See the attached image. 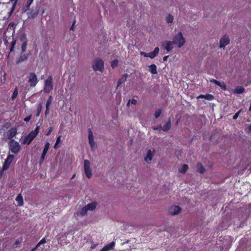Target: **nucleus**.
<instances>
[{
  "label": "nucleus",
  "instance_id": "f257e3e1",
  "mask_svg": "<svg viewBox=\"0 0 251 251\" xmlns=\"http://www.w3.org/2000/svg\"><path fill=\"white\" fill-rule=\"evenodd\" d=\"M40 126L37 125L35 129L25 136L22 142L23 144L29 145L39 132Z\"/></svg>",
  "mask_w": 251,
  "mask_h": 251
},
{
  "label": "nucleus",
  "instance_id": "f03ea898",
  "mask_svg": "<svg viewBox=\"0 0 251 251\" xmlns=\"http://www.w3.org/2000/svg\"><path fill=\"white\" fill-rule=\"evenodd\" d=\"M174 45H176L178 48L182 47L185 43V39L183 36L181 32H179L178 34H176L172 41Z\"/></svg>",
  "mask_w": 251,
  "mask_h": 251
},
{
  "label": "nucleus",
  "instance_id": "7ed1b4c3",
  "mask_svg": "<svg viewBox=\"0 0 251 251\" xmlns=\"http://www.w3.org/2000/svg\"><path fill=\"white\" fill-rule=\"evenodd\" d=\"M9 147L10 151L14 154H17L21 149L19 143L14 140H11L10 141Z\"/></svg>",
  "mask_w": 251,
  "mask_h": 251
},
{
  "label": "nucleus",
  "instance_id": "20e7f679",
  "mask_svg": "<svg viewBox=\"0 0 251 251\" xmlns=\"http://www.w3.org/2000/svg\"><path fill=\"white\" fill-rule=\"evenodd\" d=\"M53 78L52 75H50L45 81L44 92L49 93L53 89Z\"/></svg>",
  "mask_w": 251,
  "mask_h": 251
},
{
  "label": "nucleus",
  "instance_id": "39448f33",
  "mask_svg": "<svg viewBox=\"0 0 251 251\" xmlns=\"http://www.w3.org/2000/svg\"><path fill=\"white\" fill-rule=\"evenodd\" d=\"M92 68L95 71H99L103 72L104 70V62L100 58L96 59L94 64L92 65Z\"/></svg>",
  "mask_w": 251,
  "mask_h": 251
},
{
  "label": "nucleus",
  "instance_id": "423d86ee",
  "mask_svg": "<svg viewBox=\"0 0 251 251\" xmlns=\"http://www.w3.org/2000/svg\"><path fill=\"white\" fill-rule=\"evenodd\" d=\"M84 169L86 177L88 178H91L92 175V170L90 168V163L88 160L84 161Z\"/></svg>",
  "mask_w": 251,
  "mask_h": 251
},
{
  "label": "nucleus",
  "instance_id": "0eeeda50",
  "mask_svg": "<svg viewBox=\"0 0 251 251\" xmlns=\"http://www.w3.org/2000/svg\"><path fill=\"white\" fill-rule=\"evenodd\" d=\"M27 78L30 86L31 87H35L38 82L36 75L34 73H30L29 74Z\"/></svg>",
  "mask_w": 251,
  "mask_h": 251
},
{
  "label": "nucleus",
  "instance_id": "6e6552de",
  "mask_svg": "<svg viewBox=\"0 0 251 251\" xmlns=\"http://www.w3.org/2000/svg\"><path fill=\"white\" fill-rule=\"evenodd\" d=\"M14 158V155L12 154H8L6 159L5 160L4 164L2 166V170L3 171H6L7 170L9 166H10L11 164L12 163V161H13Z\"/></svg>",
  "mask_w": 251,
  "mask_h": 251
},
{
  "label": "nucleus",
  "instance_id": "1a4fd4ad",
  "mask_svg": "<svg viewBox=\"0 0 251 251\" xmlns=\"http://www.w3.org/2000/svg\"><path fill=\"white\" fill-rule=\"evenodd\" d=\"M230 40L228 36L224 35L220 40V48H224L229 43Z\"/></svg>",
  "mask_w": 251,
  "mask_h": 251
},
{
  "label": "nucleus",
  "instance_id": "9d476101",
  "mask_svg": "<svg viewBox=\"0 0 251 251\" xmlns=\"http://www.w3.org/2000/svg\"><path fill=\"white\" fill-rule=\"evenodd\" d=\"M173 42H172V41H166L162 43V47L169 52L173 49Z\"/></svg>",
  "mask_w": 251,
  "mask_h": 251
},
{
  "label": "nucleus",
  "instance_id": "9b49d317",
  "mask_svg": "<svg viewBox=\"0 0 251 251\" xmlns=\"http://www.w3.org/2000/svg\"><path fill=\"white\" fill-rule=\"evenodd\" d=\"M88 139L90 147L92 149H93L95 147V143L94 142L93 132L90 128L88 129Z\"/></svg>",
  "mask_w": 251,
  "mask_h": 251
},
{
  "label": "nucleus",
  "instance_id": "f8f14e48",
  "mask_svg": "<svg viewBox=\"0 0 251 251\" xmlns=\"http://www.w3.org/2000/svg\"><path fill=\"white\" fill-rule=\"evenodd\" d=\"M17 133V129L16 127H12L7 131V138L9 139L13 140V138L16 136Z\"/></svg>",
  "mask_w": 251,
  "mask_h": 251
},
{
  "label": "nucleus",
  "instance_id": "ddd939ff",
  "mask_svg": "<svg viewBox=\"0 0 251 251\" xmlns=\"http://www.w3.org/2000/svg\"><path fill=\"white\" fill-rule=\"evenodd\" d=\"M181 208L179 206H172L169 209V213L171 215H176L180 212Z\"/></svg>",
  "mask_w": 251,
  "mask_h": 251
},
{
  "label": "nucleus",
  "instance_id": "4468645a",
  "mask_svg": "<svg viewBox=\"0 0 251 251\" xmlns=\"http://www.w3.org/2000/svg\"><path fill=\"white\" fill-rule=\"evenodd\" d=\"M30 53L29 52L27 54L23 53L21 52V55H20L18 60H17V63H20L25 61H26L28 59Z\"/></svg>",
  "mask_w": 251,
  "mask_h": 251
},
{
  "label": "nucleus",
  "instance_id": "2eb2a0df",
  "mask_svg": "<svg viewBox=\"0 0 251 251\" xmlns=\"http://www.w3.org/2000/svg\"><path fill=\"white\" fill-rule=\"evenodd\" d=\"M115 243L114 241L104 246L100 251H109L114 249Z\"/></svg>",
  "mask_w": 251,
  "mask_h": 251
},
{
  "label": "nucleus",
  "instance_id": "dca6fc26",
  "mask_svg": "<svg viewBox=\"0 0 251 251\" xmlns=\"http://www.w3.org/2000/svg\"><path fill=\"white\" fill-rule=\"evenodd\" d=\"M159 51V49L158 47H155L153 51L150 52L148 53V57H150L151 59L154 58L156 56Z\"/></svg>",
  "mask_w": 251,
  "mask_h": 251
},
{
  "label": "nucleus",
  "instance_id": "f3484780",
  "mask_svg": "<svg viewBox=\"0 0 251 251\" xmlns=\"http://www.w3.org/2000/svg\"><path fill=\"white\" fill-rule=\"evenodd\" d=\"M16 201L18 203V206H22L24 205V202L23 198L21 194H19L16 198Z\"/></svg>",
  "mask_w": 251,
  "mask_h": 251
},
{
  "label": "nucleus",
  "instance_id": "a211bd4d",
  "mask_svg": "<svg viewBox=\"0 0 251 251\" xmlns=\"http://www.w3.org/2000/svg\"><path fill=\"white\" fill-rule=\"evenodd\" d=\"M245 88L243 86H237L233 91V94H242L245 92Z\"/></svg>",
  "mask_w": 251,
  "mask_h": 251
},
{
  "label": "nucleus",
  "instance_id": "6ab92c4d",
  "mask_svg": "<svg viewBox=\"0 0 251 251\" xmlns=\"http://www.w3.org/2000/svg\"><path fill=\"white\" fill-rule=\"evenodd\" d=\"M198 99H204L208 100H212L214 99V96L211 94L201 95L198 97Z\"/></svg>",
  "mask_w": 251,
  "mask_h": 251
},
{
  "label": "nucleus",
  "instance_id": "aec40b11",
  "mask_svg": "<svg viewBox=\"0 0 251 251\" xmlns=\"http://www.w3.org/2000/svg\"><path fill=\"white\" fill-rule=\"evenodd\" d=\"M153 154L151 151V150H149L147 152V154L146 156L145 157V160L149 163L151 162L152 159Z\"/></svg>",
  "mask_w": 251,
  "mask_h": 251
},
{
  "label": "nucleus",
  "instance_id": "412c9836",
  "mask_svg": "<svg viewBox=\"0 0 251 251\" xmlns=\"http://www.w3.org/2000/svg\"><path fill=\"white\" fill-rule=\"evenodd\" d=\"M149 71L151 72V74L153 75H156L157 74V67L156 65L153 64L150 66H149Z\"/></svg>",
  "mask_w": 251,
  "mask_h": 251
},
{
  "label": "nucleus",
  "instance_id": "4be33fe9",
  "mask_svg": "<svg viewBox=\"0 0 251 251\" xmlns=\"http://www.w3.org/2000/svg\"><path fill=\"white\" fill-rule=\"evenodd\" d=\"M171 120L169 119L168 121L162 127V130H163V131H168L171 128Z\"/></svg>",
  "mask_w": 251,
  "mask_h": 251
},
{
  "label": "nucleus",
  "instance_id": "5701e85b",
  "mask_svg": "<svg viewBox=\"0 0 251 251\" xmlns=\"http://www.w3.org/2000/svg\"><path fill=\"white\" fill-rule=\"evenodd\" d=\"M51 99H52V97L51 96H50L49 99L47 101L46 104V112H45L46 115H47L49 113L50 107V105L51 103V100H52Z\"/></svg>",
  "mask_w": 251,
  "mask_h": 251
},
{
  "label": "nucleus",
  "instance_id": "b1692460",
  "mask_svg": "<svg viewBox=\"0 0 251 251\" xmlns=\"http://www.w3.org/2000/svg\"><path fill=\"white\" fill-rule=\"evenodd\" d=\"M97 205V203L96 202H93L92 203H89L85 205L88 210H94Z\"/></svg>",
  "mask_w": 251,
  "mask_h": 251
},
{
  "label": "nucleus",
  "instance_id": "393cba45",
  "mask_svg": "<svg viewBox=\"0 0 251 251\" xmlns=\"http://www.w3.org/2000/svg\"><path fill=\"white\" fill-rule=\"evenodd\" d=\"M50 146V144L49 142L46 143L44 148V149H43V152L42 153V154H43V156L46 155V154L48 152V151L49 150Z\"/></svg>",
  "mask_w": 251,
  "mask_h": 251
},
{
  "label": "nucleus",
  "instance_id": "a878e982",
  "mask_svg": "<svg viewBox=\"0 0 251 251\" xmlns=\"http://www.w3.org/2000/svg\"><path fill=\"white\" fill-rule=\"evenodd\" d=\"M197 171L199 173H200V174H202L205 172V169L203 167V166L202 165V164L201 163H198L197 164Z\"/></svg>",
  "mask_w": 251,
  "mask_h": 251
},
{
  "label": "nucleus",
  "instance_id": "bb28decb",
  "mask_svg": "<svg viewBox=\"0 0 251 251\" xmlns=\"http://www.w3.org/2000/svg\"><path fill=\"white\" fill-rule=\"evenodd\" d=\"M188 169V166L186 164H184L182 167L179 169V172L181 173L184 174Z\"/></svg>",
  "mask_w": 251,
  "mask_h": 251
},
{
  "label": "nucleus",
  "instance_id": "cd10ccee",
  "mask_svg": "<svg viewBox=\"0 0 251 251\" xmlns=\"http://www.w3.org/2000/svg\"><path fill=\"white\" fill-rule=\"evenodd\" d=\"M20 40L23 43H27V39L25 33L20 35Z\"/></svg>",
  "mask_w": 251,
  "mask_h": 251
},
{
  "label": "nucleus",
  "instance_id": "c85d7f7f",
  "mask_svg": "<svg viewBox=\"0 0 251 251\" xmlns=\"http://www.w3.org/2000/svg\"><path fill=\"white\" fill-rule=\"evenodd\" d=\"M88 211V209H87L86 207L85 206L79 211V214L81 216H85L87 214Z\"/></svg>",
  "mask_w": 251,
  "mask_h": 251
},
{
  "label": "nucleus",
  "instance_id": "c756f323",
  "mask_svg": "<svg viewBox=\"0 0 251 251\" xmlns=\"http://www.w3.org/2000/svg\"><path fill=\"white\" fill-rule=\"evenodd\" d=\"M18 88L17 87L15 88L14 89L13 94L11 96V99L12 100H14L18 96Z\"/></svg>",
  "mask_w": 251,
  "mask_h": 251
},
{
  "label": "nucleus",
  "instance_id": "7c9ffc66",
  "mask_svg": "<svg viewBox=\"0 0 251 251\" xmlns=\"http://www.w3.org/2000/svg\"><path fill=\"white\" fill-rule=\"evenodd\" d=\"M217 85L220 87V88L223 90L226 91V84L224 83V82H223V81H222V82L219 81V84H217Z\"/></svg>",
  "mask_w": 251,
  "mask_h": 251
},
{
  "label": "nucleus",
  "instance_id": "2f4dec72",
  "mask_svg": "<svg viewBox=\"0 0 251 251\" xmlns=\"http://www.w3.org/2000/svg\"><path fill=\"white\" fill-rule=\"evenodd\" d=\"M174 20L173 16L171 14H168L166 17V21L168 23H173Z\"/></svg>",
  "mask_w": 251,
  "mask_h": 251
},
{
  "label": "nucleus",
  "instance_id": "473e14b6",
  "mask_svg": "<svg viewBox=\"0 0 251 251\" xmlns=\"http://www.w3.org/2000/svg\"><path fill=\"white\" fill-rule=\"evenodd\" d=\"M27 43H23L21 46L22 53H24L26 50Z\"/></svg>",
  "mask_w": 251,
  "mask_h": 251
},
{
  "label": "nucleus",
  "instance_id": "72a5a7b5",
  "mask_svg": "<svg viewBox=\"0 0 251 251\" xmlns=\"http://www.w3.org/2000/svg\"><path fill=\"white\" fill-rule=\"evenodd\" d=\"M16 43V40L14 39V38H12V41L11 43V46L10 48V51H12L14 50V48L15 47V46Z\"/></svg>",
  "mask_w": 251,
  "mask_h": 251
},
{
  "label": "nucleus",
  "instance_id": "f704fd0d",
  "mask_svg": "<svg viewBox=\"0 0 251 251\" xmlns=\"http://www.w3.org/2000/svg\"><path fill=\"white\" fill-rule=\"evenodd\" d=\"M118 61L117 59H114L111 62V66L112 68H115L118 66Z\"/></svg>",
  "mask_w": 251,
  "mask_h": 251
},
{
  "label": "nucleus",
  "instance_id": "c9c22d12",
  "mask_svg": "<svg viewBox=\"0 0 251 251\" xmlns=\"http://www.w3.org/2000/svg\"><path fill=\"white\" fill-rule=\"evenodd\" d=\"M42 104H39L37 107V114H36V116L38 117L41 111H42Z\"/></svg>",
  "mask_w": 251,
  "mask_h": 251
},
{
  "label": "nucleus",
  "instance_id": "e433bc0d",
  "mask_svg": "<svg viewBox=\"0 0 251 251\" xmlns=\"http://www.w3.org/2000/svg\"><path fill=\"white\" fill-rule=\"evenodd\" d=\"M162 112L161 109H159L158 110H157L155 113H154V117L156 119H157L159 117V116L161 115V113Z\"/></svg>",
  "mask_w": 251,
  "mask_h": 251
},
{
  "label": "nucleus",
  "instance_id": "4c0bfd02",
  "mask_svg": "<svg viewBox=\"0 0 251 251\" xmlns=\"http://www.w3.org/2000/svg\"><path fill=\"white\" fill-rule=\"evenodd\" d=\"M47 242L45 238H43L39 241V242L37 244V247H39L41 244H45Z\"/></svg>",
  "mask_w": 251,
  "mask_h": 251
},
{
  "label": "nucleus",
  "instance_id": "58836bf2",
  "mask_svg": "<svg viewBox=\"0 0 251 251\" xmlns=\"http://www.w3.org/2000/svg\"><path fill=\"white\" fill-rule=\"evenodd\" d=\"M241 112V110H239V111H238L237 112H236L233 116V120H236L237 119V118L239 116V115L240 114Z\"/></svg>",
  "mask_w": 251,
  "mask_h": 251
},
{
  "label": "nucleus",
  "instance_id": "ea45409f",
  "mask_svg": "<svg viewBox=\"0 0 251 251\" xmlns=\"http://www.w3.org/2000/svg\"><path fill=\"white\" fill-rule=\"evenodd\" d=\"M17 0H16L15 1V2H14V3L13 4V6H12V7L11 10L10 12V14H11L13 12L14 10L15 9L16 5L17 4Z\"/></svg>",
  "mask_w": 251,
  "mask_h": 251
},
{
  "label": "nucleus",
  "instance_id": "a19ab883",
  "mask_svg": "<svg viewBox=\"0 0 251 251\" xmlns=\"http://www.w3.org/2000/svg\"><path fill=\"white\" fill-rule=\"evenodd\" d=\"M31 117H32V116L31 115L27 116L26 117L24 118V121H25V122H29L31 120Z\"/></svg>",
  "mask_w": 251,
  "mask_h": 251
},
{
  "label": "nucleus",
  "instance_id": "79ce46f5",
  "mask_svg": "<svg viewBox=\"0 0 251 251\" xmlns=\"http://www.w3.org/2000/svg\"><path fill=\"white\" fill-rule=\"evenodd\" d=\"M162 127L161 126V125H159V126H156V127H153V129L154 130H159V131H160L161 130H162Z\"/></svg>",
  "mask_w": 251,
  "mask_h": 251
},
{
  "label": "nucleus",
  "instance_id": "37998d69",
  "mask_svg": "<svg viewBox=\"0 0 251 251\" xmlns=\"http://www.w3.org/2000/svg\"><path fill=\"white\" fill-rule=\"evenodd\" d=\"M210 81L212 83H213L214 84H215L216 85H217V84H219V81H218L215 79H210Z\"/></svg>",
  "mask_w": 251,
  "mask_h": 251
},
{
  "label": "nucleus",
  "instance_id": "c03bdc74",
  "mask_svg": "<svg viewBox=\"0 0 251 251\" xmlns=\"http://www.w3.org/2000/svg\"><path fill=\"white\" fill-rule=\"evenodd\" d=\"M21 243V241H19L18 240H17L13 244V247L14 248H16L18 246V245L20 244V243Z\"/></svg>",
  "mask_w": 251,
  "mask_h": 251
},
{
  "label": "nucleus",
  "instance_id": "a18cd8bd",
  "mask_svg": "<svg viewBox=\"0 0 251 251\" xmlns=\"http://www.w3.org/2000/svg\"><path fill=\"white\" fill-rule=\"evenodd\" d=\"M52 130H53L52 127H50L49 129V130L47 131V132L46 133V135L47 136H49L51 133V132H52Z\"/></svg>",
  "mask_w": 251,
  "mask_h": 251
},
{
  "label": "nucleus",
  "instance_id": "49530a36",
  "mask_svg": "<svg viewBox=\"0 0 251 251\" xmlns=\"http://www.w3.org/2000/svg\"><path fill=\"white\" fill-rule=\"evenodd\" d=\"M33 1V0H27V6L28 8L29 7V6L32 4Z\"/></svg>",
  "mask_w": 251,
  "mask_h": 251
},
{
  "label": "nucleus",
  "instance_id": "de8ad7c7",
  "mask_svg": "<svg viewBox=\"0 0 251 251\" xmlns=\"http://www.w3.org/2000/svg\"><path fill=\"white\" fill-rule=\"evenodd\" d=\"M61 135H59L57 137L56 141V143H57V144L60 143V142H61Z\"/></svg>",
  "mask_w": 251,
  "mask_h": 251
},
{
  "label": "nucleus",
  "instance_id": "09e8293b",
  "mask_svg": "<svg viewBox=\"0 0 251 251\" xmlns=\"http://www.w3.org/2000/svg\"><path fill=\"white\" fill-rule=\"evenodd\" d=\"M45 156H43V154L41 155V156L40 159V163H42L44 162Z\"/></svg>",
  "mask_w": 251,
  "mask_h": 251
},
{
  "label": "nucleus",
  "instance_id": "8fccbe9b",
  "mask_svg": "<svg viewBox=\"0 0 251 251\" xmlns=\"http://www.w3.org/2000/svg\"><path fill=\"white\" fill-rule=\"evenodd\" d=\"M131 102L132 104L135 105L137 103V100L135 99H132Z\"/></svg>",
  "mask_w": 251,
  "mask_h": 251
},
{
  "label": "nucleus",
  "instance_id": "3c124183",
  "mask_svg": "<svg viewBox=\"0 0 251 251\" xmlns=\"http://www.w3.org/2000/svg\"><path fill=\"white\" fill-rule=\"evenodd\" d=\"M141 54L143 55H144L145 57H148V53H146V52H141Z\"/></svg>",
  "mask_w": 251,
  "mask_h": 251
},
{
  "label": "nucleus",
  "instance_id": "603ef678",
  "mask_svg": "<svg viewBox=\"0 0 251 251\" xmlns=\"http://www.w3.org/2000/svg\"><path fill=\"white\" fill-rule=\"evenodd\" d=\"M247 129L249 132H250L251 131V124L248 126Z\"/></svg>",
  "mask_w": 251,
  "mask_h": 251
},
{
  "label": "nucleus",
  "instance_id": "864d4df0",
  "mask_svg": "<svg viewBox=\"0 0 251 251\" xmlns=\"http://www.w3.org/2000/svg\"><path fill=\"white\" fill-rule=\"evenodd\" d=\"M168 58V56H164L163 58V61H166L167 60Z\"/></svg>",
  "mask_w": 251,
  "mask_h": 251
},
{
  "label": "nucleus",
  "instance_id": "5fc2aeb1",
  "mask_svg": "<svg viewBox=\"0 0 251 251\" xmlns=\"http://www.w3.org/2000/svg\"><path fill=\"white\" fill-rule=\"evenodd\" d=\"M75 24V21L74 22L73 24H72V26H71V27H70L71 30H73L74 29Z\"/></svg>",
  "mask_w": 251,
  "mask_h": 251
},
{
  "label": "nucleus",
  "instance_id": "6e6d98bb",
  "mask_svg": "<svg viewBox=\"0 0 251 251\" xmlns=\"http://www.w3.org/2000/svg\"><path fill=\"white\" fill-rule=\"evenodd\" d=\"M58 144H57V143L55 142V145H54V148L55 149H57V148H58L59 146H58Z\"/></svg>",
  "mask_w": 251,
  "mask_h": 251
},
{
  "label": "nucleus",
  "instance_id": "4d7b16f0",
  "mask_svg": "<svg viewBox=\"0 0 251 251\" xmlns=\"http://www.w3.org/2000/svg\"><path fill=\"white\" fill-rule=\"evenodd\" d=\"M39 247H37V244L36 245V246L33 248L31 250V251H35V250L38 248Z\"/></svg>",
  "mask_w": 251,
  "mask_h": 251
},
{
  "label": "nucleus",
  "instance_id": "13d9d810",
  "mask_svg": "<svg viewBox=\"0 0 251 251\" xmlns=\"http://www.w3.org/2000/svg\"><path fill=\"white\" fill-rule=\"evenodd\" d=\"M117 83H118L117 87H118V86H119L121 84L122 82H121V80H118Z\"/></svg>",
  "mask_w": 251,
  "mask_h": 251
},
{
  "label": "nucleus",
  "instance_id": "bf43d9fd",
  "mask_svg": "<svg viewBox=\"0 0 251 251\" xmlns=\"http://www.w3.org/2000/svg\"><path fill=\"white\" fill-rule=\"evenodd\" d=\"M75 174H74V175L72 176V177L71 179L74 178L75 177Z\"/></svg>",
  "mask_w": 251,
  "mask_h": 251
},
{
  "label": "nucleus",
  "instance_id": "052dcab7",
  "mask_svg": "<svg viewBox=\"0 0 251 251\" xmlns=\"http://www.w3.org/2000/svg\"><path fill=\"white\" fill-rule=\"evenodd\" d=\"M249 207L250 208H251V203H250V204H249Z\"/></svg>",
  "mask_w": 251,
  "mask_h": 251
},
{
  "label": "nucleus",
  "instance_id": "680f3d73",
  "mask_svg": "<svg viewBox=\"0 0 251 251\" xmlns=\"http://www.w3.org/2000/svg\"><path fill=\"white\" fill-rule=\"evenodd\" d=\"M4 43L6 45L7 43H8V42L6 41H4Z\"/></svg>",
  "mask_w": 251,
  "mask_h": 251
},
{
  "label": "nucleus",
  "instance_id": "e2e57ef3",
  "mask_svg": "<svg viewBox=\"0 0 251 251\" xmlns=\"http://www.w3.org/2000/svg\"><path fill=\"white\" fill-rule=\"evenodd\" d=\"M129 102H130V100H129V101H128V103H127V105H128V104H129Z\"/></svg>",
  "mask_w": 251,
  "mask_h": 251
}]
</instances>
